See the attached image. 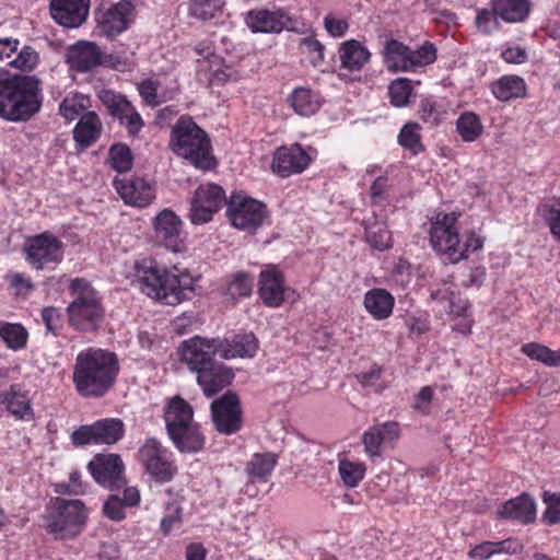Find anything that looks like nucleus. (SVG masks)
<instances>
[{"instance_id":"b1692460","label":"nucleus","mask_w":560,"mask_h":560,"mask_svg":"<svg viewBox=\"0 0 560 560\" xmlns=\"http://www.w3.org/2000/svg\"><path fill=\"white\" fill-rule=\"evenodd\" d=\"M285 279L276 267L261 270L258 279V295L268 307H280L284 302Z\"/></svg>"},{"instance_id":"c756f323","label":"nucleus","mask_w":560,"mask_h":560,"mask_svg":"<svg viewBox=\"0 0 560 560\" xmlns=\"http://www.w3.org/2000/svg\"><path fill=\"white\" fill-rule=\"evenodd\" d=\"M258 348L259 341L253 332L237 334L231 340H222L220 357L225 360L250 359L256 355Z\"/></svg>"},{"instance_id":"6ab92c4d","label":"nucleus","mask_w":560,"mask_h":560,"mask_svg":"<svg viewBox=\"0 0 560 560\" xmlns=\"http://www.w3.org/2000/svg\"><path fill=\"white\" fill-rule=\"evenodd\" d=\"M113 186L126 205L144 208L155 198L153 185L144 177H115Z\"/></svg>"},{"instance_id":"2eb2a0df","label":"nucleus","mask_w":560,"mask_h":560,"mask_svg":"<svg viewBox=\"0 0 560 560\" xmlns=\"http://www.w3.org/2000/svg\"><path fill=\"white\" fill-rule=\"evenodd\" d=\"M125 431V423L121 419L104 418L92 424H84L75 429L71 434V441L77 446L88 444L112 445L124 438Z\"/></svg>"},{"instance_id":"ea45409f","label":"nucleus","mask_w":560,"mask_h":560,"mask_svg":"<svg viewBox=\"0 0 560 560\" xmlns=\"http://www.w3.org/2000/svg\"><path fill=\"white\" fill-rule=\"evenodd\" d=\"M431 299L444 304V308L454 315L465 316L470 307L468 300L462 299L451 284L443 283L442 287L431 291Z\"/></svg>"},{"instance_id":"13d9d810","label":"nucleus","mask_w":560,"mask_h":560,"mask_svg":"<svg viewBox=\"0 0 560 560\" xmlns=\"http://www.w3.org/2000/svg\"><path fill=\"white\" fill-rule=\"evenodd\" d=\"M84 97L79 94L67 95L59 105V114L67 120L72 121L83 115L85 109Z\"/></svg>"},{"instance_id":"dca6fc26","label":"nucleus","mask_w":560,"mask_h":560,"mask_svg":"<svg viewBox=\"0 0 560 560\" xmlns=\"http://www.w3.org/2000/svg\"><path fill=\"white\" fill-rule=\"evenodd\" d=\"M221 347L220 338L194 336L180 342L179 360L187 365L191 373L197 374L215 360V354H220Z\"/></svg>"},{"instance_id":"bf43d9fd","label":"nucleus","mask_w":560,"mask_h":560,"mask_svg":"<svg viewBox=\"0 0 560 560\" xmlns=\"http://www.w3.org/2000/svg\"><path fill=\"white\" fill-rule=\"evenodd\" d=\"M443 113L439 103L433 98H424L420 103V118L431 126H436L441 122Z\"/></svg>"},{"instance_id":"5701e85b","label":"nucleus","mask_w":560,"mask_h":560,"mask_svg":"<svg viewBox=\"0 0 560 560\" xmlns=\"http://www.w3.org/2000/svg\"><path fill=\"white\" fill-rule=\"evenodd\" d=\"M244 22L253 33H281L291 18L281 9H253L245 13Z\"/></svg>"},{"instance_id":"0eeeda50","label":"nucleus","mask_w":560,"mask_h":560,"mask_svg":"<svg viewBox=\"0 0 560 560\" xmlns=\"http://www.w3.org/2000/svg\"><path fill=\"white\" fill-rule=\"evenodd\" d=\"M457 212H438L430 220L429 241L438 254L451 264L462 260L459 252V228Z\"/></svg>"},{"instance_id":"f3484780","label":"nucleus","mask_w":560,"mask_h":560,"mask_svg":"<svg viewBox=\"0 0 560 560\" xmlns=\"http://www.w3.org/2000/svg\"><path fill=\"white\" fill-rule=\"evenodd\" d=\"M153 232L158 245L164 246L174 253L186 250L184 222L173 210L165 208L155 215Z\"/></svg>"},{"instance_id":"e433bc0d","label":"nucleus","mask_w":560,"mask_h":560,"mask_svg":"<svg viewBox=\"0 0 560 560\" xmlns=\"http://www.w3.org/2000/svg\"><path fill=\"white\" fill-rule=\"evenodd\" d=\"M175 447L182 453H198L205 447L206 438L198 423H189L168 435Z\"/></svg>"},{"instance_id":"f257e3e1","label":"nucleus","mask_w":560,"mask_h":560,"mask_svg":"<svg viewBox=\"0 0 560 560\" xmlns=\"http://www.w3.org/2000/svg\"><path fill=\"white\" fill-rule=\"evenodd\" d=\"M131 283L143 294L166 305H177L195 294V279L176 266H162L154 257L136 259L129 271Z\"/></svg>"},{"instance_id":"9d476101","label":"nucleus","mask_w":560,"mask_h":560,"mask_svg":"<svg viewBox=\"0 0 560 560\" xmlns=\"http://www.w3.org/2000/svg\"><path fill=\"white\" fill-rule=\"evenodd\" d=\"M23 254L25 261L35 270L55 269L63 260V243L46 231L28 237Z\"/></svg>"},{"instance_id":"7c9ffc66","label":"nucleus","mask_w":560,"mask_h":560,"mask_svg":"<svg viewBox=\"0 0 560 560\" xmlns=\"http://www.w3.org/2000/svg\"><path fill=\"white\" fill-rule=\"evenodd\" d=\"M192 418L191 406L179 396L171 398L164 407V421L168 435L194 422Z\"/></svg>"},{"instance_id":"603ef678","label":"nucleus","mask_w":560,"mask_h":560,"mask_svg":"<svg viewBox=\"0 0 560 560\" xmlns=\"http://www.w3.org/2000/svg\"><path fill=\"white\" fill-rule=\"evenodd\" d=\"M108 162L113 170L126 173L131 170L133 156L130 148L125 143H115L109 148Z\"/></svg>"},{"instance_id":"a878e982","label":"nucleus","mask_w":560,"mask_h":560,"mask_svg":"<svg viewBox=\"0 0 560 560\" xmlns=\"http://www.w3.org/2000/svg\"><path fill=\"white\" fill-rule=\"evenodd\" d=\"M500 518L529 525L536 521L537 509L534 498L527 492L505 501L498 511Z\"/></svg>"},{"instance_id":"a19ab883","label":"nucleus","mask_w":560,"mask_h":560,"mask_svg":"<svg viewBox=\"0 0 560 560\" xmlns=\"http://www.w3.org/2000/svg\"><path fill=\"white\" fill-rule=\"evenodd\" d=\"M366 243L380 252L392 247V233L384 221H378L376 217L373 220L368 219L363 222Z\"/></svg>"},{"instance_id":"aec40b11","label":"nucleus","mask_w":560,"mask_h":560,"mask_svg":"<svg viewBox=\"0 0 560 560\" xmlns=\"http://www.w3.org/2000/svg\"><path fill=\"white\" fill-rule=\"evenodd\" d=\"M234 378V370L217 360L196 374V382L206 397L215 396L229 387Z\"/></svg>"},{"instance_id":"6e6552de","label":"nucleus","mask_w":560,"mask_h":560,"mask_svg":"<svg viewBox=\"0 0 560 560\" xmlns=\"http://www.w3.org/2000/svg\"><path fill=\"white\" fill-rule=\"evenodd\" d=\"M226 217L237 230L255 233L269 217L267 206L243 192H233L226 202Z\"/></svg>"},{"instance_id":"6e6d98bb","label":"nucleus","mask_w":560,"mask_h":560,"mask_svg":"<svg viewBox=\"0 0 560 560\" xmlns=\"http://www.w3.org/2000/svg\"><path fill=\"white\" fill-rule=\"evenodd\" d=\"M299 48L313 67L317 68L324 63L325 46L315 36L301 38Z\"/></svg>"},{"instance_id":"69168bd1","label":"nucleus","mask_w":560,"mask_h":560,"mask_svg":"<svg viewBox=\"0 0 560 560\" xmlns=\"http://www.w3.org/2000/svg\"><path fill=\"white\" fill-rule=\"evenodd\" d=\"M38 62V54L30 46H24L12 63L23 70H32Z\"/></svg>"},{"instance_id":"774afa93","label":"nucleus","mask_w":560,"mask_h":560,"mask_svg":"<svg viewBox=\"0 0 560 560\" xmlns=\"http://www.w3.org/2000/svg\"><path fill=\"white\" fill-rule=\"evenodd\" d=\"M120 125H124L129 136H137L144 126L141 115L136 110L135 106L122 120H119Z\"/></svg>"},{"instance_id":"423d86ee","label":"nucleus","mask_w":560,"mask_h":560,"mask_svg":"<svg viewBox=\"0 0 560 560\" xmlns=\"http://www.w3.org/2000/svg\"><path fill=\"white\" fill-rule=\"evenodd\" d=\"M46 528L55 539H73L85 528L88 509L78 499L51 498L46 506Z\"/></svg>"},{"instance_id":"20e7f679","label":"nucleus","mask_w":560,"mask_h":560,"mask_svg":"<svg viewBox=\"0 0 560 560\" xmlns=\"http://www.w3.org/2000/svg\"><path fill=\"white\" fill-rule=\"evenodd\" d=\"M168 148L198 170L212 171L218 165L210 136L188 114L172 126Z\"/></svg>"},{"instance_id":"c9c22d12","label":"nucleus","mask_w":560,"mask_h":560,"mask_svg":"<svg viewBox=\"0 0 560 560\" xmlns=\"http://www.w3.org/2000/svg\"><path fill=\"white\" fill-rule=\"evenodd\" d=\"M491 93L500 102L523 98L527 93L525 80L516 74H505L491 83Z\"/></svg>"},{"instance_id":"bb28decb","label":"nucleus","mask_w":560,"mask_h":560,"mask_svg":"<svg viewBox=\"0 0 560 560\" xmlns=\"http://www.w3.org/2000/svg\"><path fill=\"white\" fill-rule=\"evenodd\" d=\"M399 438L397 422L387 421L369 428L362 435L364 452L370 458L381 456V447L385 442H393Z\"/></svg>"},{"instance_id":"de8ad7c7","label":"nucleus","mask_w":560,"mask_h":560,"mask_svg":"<svg viewBox=\"0 0 560 560\" xmlns=\"http://www.w3.org/2000/svg\"><path fill=\"white\" fill-rule=\"evenodd\" d=\"M521 350L529 359L547 366H560V349L552 350L542 343L528 342L523 345Z\"/></svg>"},{"instance_id":"1a4fd4ad","label":"nucleus","mask_w":560,"mask_h":560,"mask_svg":"<svg viewBox=\"0 0 560 560\" xmlns=\"http://www.w3.org/2000/svg\"><path fill=\"white\" fill-rule=\"evenodd\" d=\"M138 459L155 482H170L177 474L173 452L155 438L145 439L138 450Z\"/></svg>"},{"instance_id":"052dcab7","label":"nucleus","mask_w":560,"mask_h":560,"mask_svg":"<svg viewBox=\"0 0 560 560\" xmlns=\"http://www.w3.org/2000/svg\"><path fill=\"white\" fill-rule=\"evenodd\" d=\"M499 19L492 8L491 10L478 9L475 23L480 32L491 34L494 30L499 28Z\"/></svg>"},{"instance_id":"c03bdc74","label":"nucleus","mask_w":560,"mask_h":560,"mask_svg":"<svg viewBox=\"0 0 560 560\" xmlns=\"http://www.w3.org/2000/svg\"><path fill=\"white\" fill-rule=\"evenodd\" d=\"M552 237L560 242V196L544 200L537 208Z\"/></svg>"},{"instance_id":"412c9836","label":"nucleus","mask_w":560,"mask_h":560,"mask_svg":"<svg viewBox=\"0 0 560 560\" xmlns=\"http://www.w3.org/2000/svg\"><path fill=\"white\" fill-rule=\"evenodd\" d=\"M90 0H50L49 12L52 20L67 28H77L88 19Z\"/></svg>"},{"instance_id":"4be33fe9","label":"nucleus","mask_w":560,"mask_h":560,"mask_svg":"<svg viewBox=\"0 0 560 560\" xmlns=\"http://www.w3.org/2000/svg\"><path fill=\"white\" fill-rule=\"evenodd\" d=\"M0 406L16 420L28 422L35 419L30 392L20 383H13L9 388L0 390Z\"/></svg>"},{"instance_id":"49530a36","label":"nucleus","mask_w":560,"mask_h":560,"mask_svg":"<svg viewBox=\"0 0 560 560\" xmlns=\"http://www.w3.org/2000/svg\"><path fill=\"white\" fill-rule=\"evenodd\" d=\"M420 130L421 127L418 122L409 121L401 127L398 135L399 145L410 151L413 155H418L425 150Z\"/></svg>"},{"instance_id":"f03ea898","label":"nucleus","mask_w":560,"mask_h":560,"mask_svg":"<svg viewBox=\"0 0 560 560\" xmlns=\"http://www.w3.org/2000/svg\"><path fill=\"white\" fill-rule=\"evenodd\" d=\"M119 371V360L115 352L89 347L75 357L72 383L81 397L101 398L114 387Z\"/></svg>"},{"instance_id":"f704fd0d","label":"nucleus","mask_w":560,"mask_h":560,"mask_svg":"<svg viewBox=\"0 0 560 560\" xmlns=\"http://www.w3.org/2000/svg\"><path fill=\"white\" fill-rule=\"evenodd\" d=\"M287 101L295 114L304 117L316 114L322 106L319 93L305 86L295 88Z\"/></svg>"},{"instance_id":"393cba45","label":"nucleus","mask_w":560,"mask_h":560,"mask_svg":"<svg viewBox=\"0 0 560 560\" xmlns=\"http://www.w3.org/2000/svg\"><path fill=\"white\" fill-rule=\"evenodd\" d=\"M337 54L342 77L361 72L372 57L368 47L353 38L340 43Z\"/></svg>"},{"instance_id":"39448f33","label":"nucleus","mask_w":560,"mask_h":560,"mask_svg":"<svg viewBox=\"0 0 560 560\" xmlns=\"http://www.w3.org/2000/svg\"><path fill=\"white\" fill-rule=\"evenodd\" d=\"M71 302L66 307L69 326L82 334L95 332L105 318L102 296L85 278H74L68 287Z\"/></svg>"},{"instance_id":"680f3d73","label":"nucleus","mask_w":560,"mask_h":560,"mask_svg":"<svg viewBox=\"0 0 560 560\" xmlns=\"http://www.w3.org/2000/svg\"><path fill=\"white\" fill-rule=\"evenodd\" d=\"M324 28L331 37H343L349 31V23L346 19L338 18L334 13L325 15Z\"/></svg>"},{"instance_id":"a211bd4d","label":"nucleus","mask_w":560,"mask_h":560,"mask_svg":"<svg viewBox=\"0 0 560 560\" xmlns=\"http://www.w3.org/2000/svg\"><path fill=\"white\" fill-rule=\"evenodd\" d=\"M88 469L101 487L117 491L126 487L125 464L118 454H96Z\"/></svg>"},{"instance_id":"a18cd8bd","label":"nucleus","mask_w":560,"mask_h":560,"mask_svg":"<svg viewBox=\"0 0 560 560\" xmlns=\"http://www.w3.org/2000/svg\"><path fill=\"white\" fill-rule=\"evenodd\" d=\"M98 97L108 113L118 120H122L133 107L126 96L112 90H102Z\"/></svg>"},{"instance_id":"ddd939ff","label":"nucleus","mask_w":560,"mask_h":560,"mask_svg":"<svg viewBox=\"0 0 560 560\" xmlns=\"http://www.w3.org/2000/svg\"><path fill=\"white\" fill-rule=\"evenodd\" d=\"M211 420L214 429L224 435H232L243 428V408L240 396L228 390L210 405Z\"/></svg>"},{"instance_id":"9b49d317","label":"nucleus","mask_w":560,"mask_h":560,"mask_svg":"<svg viewBox=\"0 0 560 560\" xmlns=\"http://www.w3.org/2000/svg\"><path fill=\"white\" fill-rule=\"evenodd\" d=\"M135 11L131 0L101 3L94 11L97 34L109 39L121 35L132 24Z\"/></svg>"},{"instance_id":"72a5a7b5","label":"nucleus","mask_w":560,"mask_h":560,"mask_svg":"<svg viewBox=\"0 0 560 560\" xmlns=\"http://www.w3.org/2000/svg\"><path fill=\"white\" fill-rule=\"evenodd\" d=\"M102 121L95 112L84 113L73 129V139L81 149L91 147L102 133Z\"/></svg>"},{"instance_id":"4468645a","label":"nucleus","mask_w":560,"mask_h":560,"mask_svg":"<svg viewBox=\"0 0 560 560\" xmlns=\"http://www.w3.org/2000/svg\"><path fill=\"white\" fill-rule=\"evenodd\" d=\"M229 201L224 189L214 183L200 185L190 201L189 220L195 225L212 221L213 215Z\"/></svg>"},{"instance_id":"4d7b16f0","label":"nucleus","mask_w":560,"mask_h":560,"mask_svg":"<svg viewBox=\"0 0 560 560\" xmlns=\"http://www.w3.org/2000/svg\"><path fill=\"white\" fill-rule=\"evenodd\" d=\"M40 317L45 325L46 334H50L54 337L61 335L65 325L61 308L56 306H45L40 312Z\"/></svg>"},{"instance_id":"338daca9","label":"nucleus","mask_w":560,"mask_h":560,"mask_svg":"<svg viewBox=\"0 0 560 560\" xmlns=\"http://www.w3.org/2000/svg\"><path fill=\"white\" fill-rule=\"evenodd\" d=\"M483 246V238L475 231L465 233V241L459 240V252H462V260L467 259L469 253H475Z\"/></svg>"},{"instance_id":"8fccbe9b","label":"nucleus","mask_w":560,"mask_h":560,"mask_svg":"<svg viewBox=\"0 0 560 560\" xmlns=\"http://www.w3.org/2000/svg\"><path fill=\"white\" fill-rule=\"evenodd\" d=\"M223 0H190L189 15L200 21H210L222 15Z\"/></svg>"},{"instance_id":"37998d69","label":"nucleus","mask_w":560,"mask_h":560,"mask_svg":"<svg viewBox=\"0 0 560 560\" xmlns=\"http://www.w3.org/2000/svg\"><path fill=\"white\" fill-rule=\"evenodd\" d=\"M28 337L27 329L21 323L0 320V339L8 349L12 351L25 349Z\"/></svg>"},{"instance_id":"2f4dec72","label":"nucleus","mask_w":560,"mask_h":560,"mask_svg":"<svg viewBox=\"0 0 560 560\" xmlns=\"http://www.w3.org/2000/svg\"><path fill=\"white\" fill-rule=\"evenodd\" d=\"M365 311L375 320H384L392 316L395 306L394 295L383 288H373L363 298Z\"/></svg>"},{"instance_id":"864d4df0","label":"nucleus","mask_w":560,"mask_h":560,"mask_svg":"<svg viewBox=\"0 0 560 560\" xmlns=\"http://www.w3.org/2000/svg\"><path fill=\"white\" fill-rule=\"evenodd\" d=\"M254 277L245 271H238L233 275L228 284L226 295L232 300L248 298L253 292Z\"/></svg>"},{"instance_id":"3c124183","label":"nucleus","mask_w":560,"mask_h":560,"mask_svg":"<svg viewBox=\"0 0 560 560\" xmlns=\"http://www.w3.org/2000/svg\"><path fill=\"white\" fill-rule=\"evenodd\" d=\"M436 58L438 50L435 45L431 42H424L417 49L410 48L407 72H416L420 68H424L433 63Z\"/></svg>"},{"instance_id":"c85d7f7f","label":"nucleus","mask_w":560,"mask_h":560,"mask_svg":"<svg viewBox=\"0 0 560 560\" xmlns=\"http://www.w3.org/2000/svg\"><path fill=\"white\" fill-rule=\"evenodd\" d=\"M122 495L110 494L103 504L104 515L114 522L126 518V508H135L140 504L141 495L137 487L122 488Z\"/></svg>"},{"instance_id":"f8f14e48","label":"nucleus","mask_w":560,"mask_h":560,"mask_svg":"<svg viewBox=\"0 0 560 560\" xmlns=\"http://www.w3.org/2000/svg\"><path fill=\"white\" fill-rule=\"evenodd\" d=\"M317 156V151L312 147L304 148L295 142L281 145L272 155L271 171L281 178H288L303 173Z\"/></svg>"},{"instance_id":"e2e57ef3","label":"nucleus","mask_w":560,"mask_h":560,"mask_svg":"<svg viewBox=\"0 0 560 560\" xmlns=\"http://www.w3.org/2000/svg\"><path fill=\"white\" fill-rule=\"evenodd\" d=\"M9 284L15 290L18 295H27L34 290V283L31 277L21 272H13L7 276Z\"/></svg>"},{"instance_id":"79ce46f5","label":"nucleus","mask_w":560,"mask_h":560,"mask_svg":"<svg viewBox=\"0 0 560 560\" xmlns=\"http://www.w3.org/2000/svg\"><path fill=\"white\" fill-rule=\"evenodd\" d=\"M455 128L463 142H475L485 131L480 116L470 110H466L458 116Z\"/></svg>"},{"instance_id":"09e8293b","label":"nucleus","mask_w":560,"mask_h":560,"mask_svg":"<svg viewBox=\"0 0 560 560\" xmlns=\"http://www.w3.org/2000/svg\"><path fill=\"white\" fill-rule=\"evenodd\" d=\"M366 466L362 462L341 458L338 462V472L348 488H355L364 479Z\"/></svg>"},{"instance_id":"4c0bfd02","label":"nucleus","mask_w":560,"mask_h":560,"mask_svg":"<svg viewBox=\"0 0 560 560\" xmlns=\"http://www.w3.org/2000/svg\"><path fill=\"white\" fill-rule=\"evenodd\" d=\"M491 7L502 21L516 23L528 16L532 3L528 0H491Z\"/></svg>"},{"instance_id":"5fc2aeb1","label":"nucleus","mask_w":560,"mask_h":560,"mask_svg":"<svg viewBox=\"0 0 560 560\" xmlns=\"http://www.w3.org/2000/svg\"><path fill=\"white\" fill-rule=\"evenodd\" d=\"M413 88L411 80L407 78H398L388 86L390 103L396 107L406 106L412 95Z\"/></svg>"},{"instance_id":"cd10ccee","label":"nucleus","mask_w":560,"mask_h":560,"mask_svg":"<svg viewBox=\"0 0 560 560\" xmlns=\"http://www.w3.org/2000/svg\"><path fill=\"white\" fill-rule=\"evenodd\" d=\"M103 52L92 42H78L71 46L67 54L70 68L77 72H88L101 65Z\"/></svg>"},{"instance_id":"0e129e2a","label":"nucleus","mask_w":560,"mask_h":560,"mask_svg":"<svg viewBox=\"0 0 560 560\" xmlns=\"http://www.w3.org/2000/svg\"><path fill=\"white\" fill-rule=\"evenodd\" d=\"M389 178L378 176L370 187V197L373 205L382 203L388 199Z\"/></svg>"},{"instance_id":"58836bf2","label":"nucleus","mask_w":560,"mask_h":560,"mask_svg":"<svg viewBox=\"0 0 560 560\" xmlns=\"http://www.w3.org/2000/svg\"><path fill=\"white\" fill-rule=\"evenodd\" d=\"M410 47L398 39L386 40L383 48V60L390 72H407Z\"/></svg>"},{"instance_id":"7ed1b4c3","label":"nucleus","mask_w":560,"mask_h":560,"mask_svg":"<svg viewBox=\"0 0 560 560\" xmlns=\"http://www.w3.org/2000/svg\"><path fill=\"white\" fill-rule=\"evenodd\" d=\"M40 81L32 75L0 78V117L8 121H27L42 107Z\"/></svg>"},{"instance_id":"473e14b6","label":"nucleus","mask_w":560,"mask_h":560,"mask_svg":"<svg viewBox=\"0 0 560 560\" xmlns=\"http://www.w3.org/2000/svg\"><path fill=\"white\" fill-rule=\"evenodd\" d=\"M279 456L273 452L254 453L245 465L248 482L266 483L271 477Z\"/></svg>"}]
</instances>
